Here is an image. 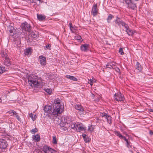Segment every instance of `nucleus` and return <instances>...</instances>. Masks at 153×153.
Here are the masks:
<instances>
[{"instance_id":"f257e3e1","label":"nucleus","mask_w":153,"mask_h":153,"mask_svg":"<svg viewBox=\"0 0 153 153\" xmlns=\"http://www.w3.org/2000/svg\"><path fill=\"white\" fill-rule=\"evenodd\" d=\"M53 107V110L52 113V108L50 105H46L44 107V110L48 117L51 119L54 120L59 114L61 113L63 107L60 103V100H56L54 102Z\"/></svg>"},{"instance_id":"f03ea898","label":"nucleus","mask_w":153,"mask_h":153,"mask_svg":"<svg viewBox=\"0 0 153 153\" xmlns=\"http://www.w3.org/2000/svg\"><path fill=\"white\" fill-rule=\"evenodd\" d=\"M28 82L29 85L32 87L42 88L44 85L43 83L34 75H31L28 77Z\"/></svg>"},{"instance_id":"7ed1b4c3","label":"nucleus","mask_w":153,"mask_h":153,"mask_svg":"<svg viewBox=\"0 0 153 153\" xmlns=\"http://www.w3.org/2000/svg\"><path fill=\"white\" fill-rule=\"evenodd\" d=\"M1 54L2 58H3L4 65L7 67L10 66L12 64V62L7 53L4 51H2Z\"/></svg>"},{"instance_id":"20e7f679","label":"nucleus","mask_w":153,"mask_h":153,"mask_svg":"<svg viewBox=\"0 0 153 153\" xmlns=\"http://www.w3.org/2000/svg\"><path fill=\"white\" fill-rule=\"evenodd\" d=\"M114 22L115 24L118 26L120 27L121 26H123L122 28H124L126 29H128V25L123 22L122 21H121L120 19L118 17H117Z\"/></svg>"},{"instance_id":"39448f33","label":"nucleus","mask_w":153,"mask_h":153,"mask_svg":"<svg viewBox=\"0 0 153 153\" xmlns=\"http://www.w3.org/2000/svg\"><path fill=\"white\" fill-rule=\"evenodd\" d=\"M76 128V130L79 132L85 131L86 129V128L85 126L82 123L79 122L77 123Z\"/></svg>"},{"instance_id":"423d86ee","label":"nucleus","mask_w":153,"mask_h":153,"mask_svg":"<svg viewBox=\"0 0 153 153\" xmlns=\"http://www.w3.org/2000/svg\"><path fill=\"white\" fill-rule=\"evenodd\" d=\"M114 98L118 101H123L124 99L123 95L120 92L116 93L114 95Z\"/></svg>"},{"instance_id":"0eeeda50","label":"nucleus","mask_w":153,"mask_h":153,"mask_svg":"<svg viewBox=\"0 0 153 153\" xmlns=\"http://www.w3.org/2000/svg\"><path fill=\"white\" fill-rule=\"evenodd\" d=\"M43 151L44 153H56V151L47 146H44L43 148Z\"/></svg>"},{"instance_id":"6e6552de","label":"nucleus","mask_w":153,"mask_h":153,"mask_svg":"<svg viewBox=\"0 0 153 153\" xmlns=\"http://www.w3.org/2000/svg\"><path fill=\"white\" fill-rule=\"evenodd\" d=\"M8 145L7 143L5 140L0 139V148L1 149H5L7 147Z\"/></svg>"},{"instance_id":"1a4fd4ad","label":"nucleus","mask_w":153,"mask_h":153,"mask_svg":"<svg viewBox=\"0 0 153 153\" xmlns=\"http://www.w3.org/2000/svg\"><path fill=\"white\" fill-rule=\"evenodd\" d=\"M123 1L127 4L129 8L134 9L136 7L135 5L132 2L131 0H123Z\"/></svg>"},{"instance_id":"9d476101","label":"nucleus","mask_w":153,"mask_h":153,"mask_svg":"<svg viewBox=\"0 0 153 153\" xmlns=\"http://www.w3.org/2000/svg\"><path fill=\"white\" fill-rule=\"evenodd\" d=\"M39 62L41 66H45L46 64V58L42 55L39 56Z\"/></svg>"},{"instance_id":"9b49d317","label":"nucleus","mask_w":153,"mask_h":153,"mask_svg":"<svg viewBox=\"0 0 153 153\" xmlns=\"http://www.w3.org/2000/svg\"><path fill=\"white\" fill-rule=\"evenodd\" d=\"M75 109L78 111V113L80 114H84V110L83 107L80 104H76L75 105Z\"/></svg>"},{"instance_id":"f8f14e48","label":"nucleus","mask_w":153,"mask_h":153,"mask_svg":"<svg viewBox=\"0 0 153 153\" xmlns=\"http://www.w3.org/2000/svg\"><path fill=\"white\" fill-rule=\"evenodd\" d=\"M98 13V9L97 8V4H94L92 7L91 13L93 16H95L97 15Z\"/></svg>"},{"instance_id":"ddd939ff","label":"nucleus","mask_w":153,"mask_h":153,"mask_svg":"<svg viewBox=\"0 0 153 153\" xmlns=\"http://www.w3.org/2000/svg\"><path fill=\"white\" fill-rule=\"evenodd\" d=\"M66 125H68V124L67 122V119L64 117H62L59 123L60 126L63 127Z\"/></svg>"},{"instance_id":"4468645a","label":"nucleus","mask_w":153,"mask_h":153,"mask_svg":"<svg viewBox=\"0 0 153 153\" xmlns=\"http://www.w3.org/2000/svg\"><path fill=\"white\" fill-rule=\"evenodd\" d=\"M89 45L88 44L82 45L80 47V49L81 51L84 52H86L89 50Z\"/></svg>"},{"instance_id":"2eb2a0df","label":"nucleus","mask_w":153,"mask_h":153,"mask_svg":"<svg viewBox=\"0 0 153 153\" xmlns=\"http://www.w3.org/2000/svg\"><path fill=\"white\" fill-rule=\"evenodd\" d=\"M21 27L22 29H29L30 27V25L26 22H25L22 24Z\"/></svg>"},{"instance_id":"dca6fc26","label":"nucleus","mask_w":153,"mask_h":153,"mask_svg":"<svg viewBox=\"0 0 153 153\" xmlns=\"http://www.w3.org/2000/svg\"><path fill=\"white\" fill-rule=\"evenodd\" d=\"M40 136L38 134H34L32 136L33 140L36 142H39L40 140Z\"/></svg>"},{"instance_id":"f3484780","label":"nucleus","mask_w":153,"mask_h":153,"mask_svg":"<svg viewBox=\"0 0 153 153\" xmlns=\"http://www.w3.org/2000/svg\"><path fill=\"white\" fill-rule=\"evenodd\" d=\"M65 76L66 78H67V79L71 80L73 81H76L77 80V79L76 78L74 77L73 76L67 75H66Z\"/></svg>"},{"instance_id":"a211bd4d","label":"nucleus","mask_w":153,"mask_h":153,"mask_svg":"<svg viewBox=\"0 0 153 153\" xmlns=\"http://www.w3.org/2000/svg\"><path fill=\"white\" fill-rule=\"evenodd\" d=\"M29 30L28 31L30 32V35H31L32 37L34 38H36L37 37V34L36 33V32H31L30 29H28Z\"/></svg>"},{"instance_id":"6ab92c4d","label":"nucleus","mask_w":153,"mask_h":153,"mask_svg":"<svg viewBox=\"0 0 153 153\" xmlns=\"http://www.w3.org/2000/svg\"><path fill=\"white\" fill-rule=\"evenodd\" d=\"M74 39L77 40L79 42L81 43L83 40L81 37L77 35L74 37Z\"/></svg>"},{"instance_id":"aec40b11","label":"nucleus","mask_w":153,"mask_h":153,"mask_svg":"<svg viewBox=\"0 0 153 153\" xmlns=\"http://www.w3.org/2000/svg\"><path fill=\"white\" fill-rule=\"evenodd\" d=\"M77 124V123H76L75 122H71V124L69 127H70L72 129L74 130L76 129V126Z\"/></svg>"},{"instance_id":"412c9836","label":"nucleus","mask_w":153,"mask_h":153,"mask_svg":"<svg viewBox=\"0 0 153 153\" xmlns=\"http://www.w3.org/2000/svg\"><path fill=\"white\" fill-rule=\"evenodd\" d=\"M136 68L137 69L140 71H141L143 69L142 66L138 62H137L136 63Z\"/></svg>"},{"instance_id":"4be33fe9","label":"nucleus","mask_w":153,"mask_h":153,"mask_svg":"<svg viewBox=\"0 0 153 153\" xmlns=\"http://www.w3.org/2000/svg\"><path fill=\"white\" fill-rule=\"evenodd\" d=\"M31 48H29L26 49L25 50V54L26 55H29L31 53Z\"/></svg>"},{"instance_id":"5701e85b","label":"nucleus","mask_w":153,"mask_h":153,"mask_svg":"<svg viewBox=\"0 0 153 153\" xmlns=\"http://www.w3.org/2000/svg\"><path fill=\"white\" fill-rule=\"evenodd\" d=\"M37 17L38 19L40 21H43L45 19V16H44L40 14H37Z\"/></svg>"},{"instance_id":"b1692460","label":"nucleus","mask_w":153,"mask_h":153,"mask_svg":"<svg viewBox=\"0 0 153 153\" xmlns=\"http://www.w3.org/2000/svg\"><path fill=\"white\" fill-rule=\"evenodd\" d=\"M126 31L129 36L132 35L134 32L132 29H126Z\"/></svg>"},{"instance_id":"393cba45","label":"nucleus","mask_w":153,"mask_h":153,"mask_svg":"<svg viewBox=\"0 0 153 153\" xmlns=\"http://www.w3.org/2000/svg\"><path fill=\"white\" fill-rule=\"evenodd\" d=\"M114 133L118 137L120 138H122L123 136L119 131H114Z\"/></svg>"},{"instance_id":"a878e982","label":"nucleus","mask_w":153,"mask_h":153,"mask_svg":"<svg viewBox=\"0 0 153 153\" xmlns=\"http://www.w3.org/2000/svg\"><path fill=\"white\" fill-rule=\"evenodd\" d=\"M29 116L31 118L33 121H34L37 117L36 116V114L31 113L29 114Z\"/></svg>"},{"instance_id":"bb28decb","label":"nucleus","mask_w":153,"mask_h":153,"mask_svg":"<svg viewBox=\"0 0 153 153\" xmlns=\"http://www.w3.org/2000/svg\"><path fill=\"white\" fill-rule=\"evenodd\" d=\"M105 118L107 119V121L108 123L109 124L111 123V117L110 116L108 115Z\"/></svg>"},{"instance_id":"cd10ccee","label":"nucleus","mask_w":153,"mask_h":153,"mask_svg":"<svg viewBox=\"0 0 153 153\" xmlns=\"http://www.w3.org/2000/svg\"><path fill=\"white\" fill-rule=\"evenodd\" d=\"M94 128L95 126H94L91 125L89 126L88 130L91 131H93Z\"/></svg>"},{"instance_id":"c85d7f7f","label":"nucleus","mask_w":153,"mask_h":153,"mask_svg":"<svg viewBox=\"0 0 153 153\" xmlns=\"http://www.w3.org/2000/svg\"><path fill=\"white\" fill-rule=\"evenodd\" d=\"M114 17V16L111 15H109L107 19V20L108 22H109Z\"/></svg>"},{"instance_id":"c756f323","label":"nucleus","mask_w":153,"mask_h":153,"mask_svg":"<svg viewBox=\"0 0 153 153\" xmlns=\"http://www.w3.org/2000/svg\"><path fill=\"white\" fill-rule=\"evenodd\" d=\"M61 129L63 131H66L68 130V128H69V126L66 125L65 126L63 127H61Z\"/></svg>"},{"instance_id":"7c9ffc66","label":"nucleus","mask_w":153,"mask_h":153,"mask_svg":"<svg viewBox=\"0 0 153 153\" xmlns=\"http://www.w3.org/2000/svg\"><path fill=\"white\" fill-rule=\"evenodd\" d=\"M6 70L5 67H0V74L3 73L4 72H5Z\"/></svg>"},{"instance_id":"2f4dec72","label":"nucleus","mask_w":153,"mask_h":153,"mask_svg":"<svg viewBox=\"0 0 153 153\" xmlns=\"http://www.w3.org/2000/svg\"><path fill=\"white\" fill-rule=\"evenodd\" d=\"M53 143L54 144L57 143V141L56 140V137L55 136H53Z\"/></svg>"},{"instance_id":"473e14b6","label":"nucleus","mask_w":153,"mask_h":153,"mask_svg":"<svg viewBox=\"0 0 153 153\" xmlns=\"http://www.w3.org/2000/svg\"><path fill=\"white\" fill-rule=\"evenodd\" d=\"M40 1L41 0H32L31 2L32 3H34L37 4L40 3Z\"/></svg>"},{"instance_id":"72a5a7b5","label":"nucleus","mask_w":153,"mask_h":153,"mask_svg":"<svg viewBox=\"0 0 153 153\" xmlns=\"http://www.w3.org/2000/svg\"><path fill=\"white\" fill-rule=\"evenodd\" d=\"M38 131L37 129L35 128L34 129H32L30 130V132L32 134H34Z\"/></svg>"},{"instance_id":"f704fd0d","label":"nucleus","mask_w":153,"mask_h":153,"mask_svg":"<svg viewBox=\"0 0 153 153\" xmlns=\"http://www.w3.org/2000/svg\"><path fill=\"white\" fill-rule=\"evenodd\" d=\"M108 114L105 113H101L100 114V116L102 117H104L105 118L108 115Z\"/></svg>"},{"instance_id":"c9c22d12","label":"nucleus","mask_w":153,"mask_h":153,"mask_svg":"<svg viewBox=\"0 0 153 153\" xmlns=\"http://www.w3.org/2000/svg\"><path fill=\"white\" fill-rule=\"evenodd\" d=\"M45 91L48 93L49 94H51L52 92V91L49 89H45Z\"/></svg>"},{"instance_id":"e433bc0d","label":"nucleus","mask_w":153,"mask_h":153,"mask_svg":"<svg viewBox=\"0 0 153 153\" xmlns=\"http://www.w3.org/2000/svg\"><path fill=\"white\" fill-rule=\"evenodd\" d=\"M119 53L121 55L124 54L123 49L122 48H120L119 51Z\"/></svg>"},{"instance_id":"4c0bfd02","label":"nucleus","mask_w":153,"mask_h":153,"mask_svg":"<svg viewBox=\"0 0 153 153\" xmlns=\"http://www.w3.org/2000/svg\"><path fill=\"white\" fill-rule=\"evenodd\" d=\"M84 139L86 143L88 142L89 140V138L88 136H86V137H84Z\"/></svg>"},{"instance_id":"58836bf2","label":"nucleus","mask_w":153,"mask_h":153,"mask_svg":"<svg viewBox=\"0 0 153 153\" xmlns=\"http://www.w3.org/2000/svg\"><path fill=\"white\" fill-rule=\"evenodd\" d=\"M16 43L17 46L21 44V40L19 39H18V40L17 41V42Z\"/></svg>"},{"instance_id":"ea45409f","label":"nucleus","mask_w":153,"mask_h":153,"mask_svg":"<svg viewBox=\"0 0 153 153\" xmlns=\"http://www.w3.org/2000/svg\"><path fill=\"white\" fill-rule=\"evenodd\" d=\"M88 80L89 82H88V83L90 84L91 86H92L93 84V80L91 79H88Z\"/></svg>"},{"instance_id":"a19ab883","label":"nucleus","mask_w":153,"mask_h":153,"mask_svg":"<svg viewBox=\"0 0 153 153\" xmlns=\"http://www.w3.org/2000/svg\"><path fill=\"white\" fill-rule=\"evenodd\" d=\"M14 116H15L16 117V119L18 120V121H21V118H20L19 116L18 115V113L16 114Z\"/></svg>"},{"instance_id":"79ce46f5","label":"nucleus","mask_w":153,"mask_h":153,"mask_svg":"<svg viewBox=\"0 0 153 153\" xmlns=\"http://www.w3.org/2000/svg\"><path fill=\"white\" fill-rule=\"evenodd\" d=\"M106 67L110 69L112 68V67L110 63H108L106 65Z\"/></svg>"},{"instance_id":"37998d69","label":"nucleus","mask_w":153,"mask_h":153,"mask_svg":"<svg viewBox=\"0 0 153 153\" xmlns=\"http://www.w3.org/2000/svg\"><path fill=\"white\" fill-rule=\"evenodd\" d=\"M126 146H127L129 148L130 147V144L131 143L130 142H129L128 141H127V142H126Z\"/></svg>"},{"instance_id":"c03bdc74","label":"nucleus","mask_w":153,"mask_h":153,"mask_svg":"<svg viewBox=\"0 0 153 153\" xmlns=\"http://www.w3.org/2000/svg\"><path fill=\"white\" fill-rule=\"evenodd\" d=\"M46 48L47 49H50L51 48V46L49 44H48L46 46Z\"/></svg>"},{"instance_id":"a18cd8bd","label":"nucleus","mask_w":153,"mask_h":153,"mask_svg":"<svg viewBox=\"0 0 153 153\" xmlns=\"http://www.w3.org/2000/svg\"><path fill=\"white\" fill-rule=\"evenodd\" d=\"M12 113H13V116H14L16 114H17V113L14 110H12Z\"/></svg>"},{"instance_id":"49530a36","label":"nucleus","mask_w":153,"mask_h":153,"mask_svg":"<svg viewBox=\"0 0 153 153\" xmlns=\"http://www.w3.org/2000/svg\"><path fill=\"white\" fill-rule=\"evenodd\" d=\"M111 65V66L112 67V68H114V66H115L114 63H113V62H111L110 63Z\"/></svg>"},{"instance_id":"de8ad7c7","label":"nucleus","mask_w":153,"mask_h":153,"mask_svg":"<svg viewBox=\"0 0 153 153\" xmlns=\"http://www.w3.org/2000/svg\"><path fill=\"white\" fill-rule=\"evenodd\" d=\"M12 24H10V25H9L8 26V28H10V29H12V28L13 27V26H12Z\"/></svg>"},{"instance_id":"09e8293b","label":"nucleus","mask_w":153,"mask_h":153,"mask_svg":"<svg viewBox=\"0 0 153 153\" xmlns=\"http://www.w3.org/2000/svg\"><path fill=\"white\" fill-rule=\"evenodd\" d=\"M115 69H116V71H117V72H119L120 71V70L117 67H116V68Z\"/></svg>"},{"instance_id":"8fccbe9b","label":"nucleus","mask_w":153,"mask_h":153,"mask_svg":"<svg viewBox=\"0 0 153 153\" xmlns=\"http://www.w3.org/2000/svg\"><path fill=\"white\" fill-rule=\"evenodd\" d=\"M149 133V134L151 135H153V132L152 131H150Z\"/></svg>"},{"instance_id":"3c124183","label":"nucleus","mask_w":153,"mask_h":153,"mask_svg":"<svg viewBox=\"0 0 153 153\" xmlns=\"http://www.w3.org/2000/svg\"><path fill=\"white\" fill-rule=\"evenodd\" d=\"M82 136L83 137V138H84V137H86L87 136L85 134H82Z\"/></svg>"},{"instance_id":"603ef678","label":"nucleus","mask_w":153,"mask_h":153,"mask_svg":"<svg viewBox=\"0 0 153 153\" xmlns=\"http://www.w3.org/2000/svg\"><path fill=\"white\" fill-rule=\"evenodd\" d=\"M122 139H123L125 140L126 139V137L124 136H123L122 138Z\"/></svg>"},{"instance_id":"864d4df0","label":"nucleus","mask_w":153,"mask_h":153,"mask_svg":"<svg viewBox=\"0 0 153 153\" xmlns=\"http://www.w3.org/2000/svg\"><path fill=\"white\" fill-rule=\"evenodd\" d=\"M69 25H70V28H73V27L72 26V24L71 23H70L69 24Z\"/></svg>"},{"instance_id":"5fc2aeb1","label":"nucleus","mask_w":153,"mask_h":153,"mask_svg":"<svg viewBox=\"0 0 153 153\" xmlns=\"http://www.w3.org/2000/svg\"><path fill=\"white\" fill-rule=\"evenodd\" d=\"M10 32V33H12L13 32V30L12 29H10V31H9Z\"/></svg>"},{"instance_id":"6e6d98bb","label":"nucleus","mask_w":153,"mask_h":153,"mask_svg":"<svg viewBox=\"0 0 153 153\" xmlns=\"http://www.w3.org/2000/svg\"><path fill=\"white\" fill-rule=\"evenodd\" d=\"M123 133L125 134H126V133L125 132H123Z\"/></svg>"},{"instance_id":"4d7b16f0","label":"nucleus","mask_w":153,"mask_h":153,"mask_svg":"<svg viewBox=\"0 0 153 153\" xmlns=\"http://www.w3.org/2000/svg\"><path fill=\"white\" fill-rule=\"evenodd\" d=\"M125 141H126V142H127V141H128V140L127 139H126V140Z\"/></svg>"},{"instance_id":"13d9d810","label":"nucleus","mask_w":153,"mask_h":153,"mask_svg":"<svg viewBox=\"0 0 153 153\" xmlns=\"http://www.w3.org/2000/svg\"><path fill=\"white\" fill-rule=\"evenodd\" d=\"M1 102V99L0 98V102Z\"/></svg>"},{"instance_id":"bf43d9fd","label":"nucleus","mask_w":153,"mask_h":153,"mask_svg":"<svg viewBox=\"0 0 153 153\" xmlns=\"http://www.w3.org/2000/svg\"><path fill=\"white\" fill-rule=\"evenodd\" d=\"M97 120H99V118H97Z\"/></svg>"},{"instance_id":"052dcab7","label":"nucleus","mask_w":153,"mask_h":153,"mask_svg":"<svg viewBox=\"0 0 153 153\" xmlns=\"http://www.w3.org/2000/svg\"><path fill=\"white\" fill-rule=\"evenodd\" d=\"M93 82H95V81L93 80Z\"/></svg>"},{"instance_id":"680f3d73","label":"nucleus","mask_w":153,"mask_h":153,"mask_svg":"<svg viewBox=\"0 0 153 153\" xmlns=\"http://www.w3.org/2000/svg\"><path fill=\"white\" fill-rule=\"evenodd\" d=\"M92 95L93 96H94V95L93 94H92Z\"/></svg>"}]
</instances>
